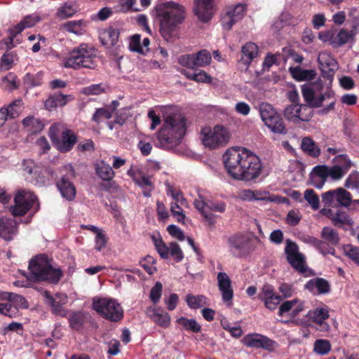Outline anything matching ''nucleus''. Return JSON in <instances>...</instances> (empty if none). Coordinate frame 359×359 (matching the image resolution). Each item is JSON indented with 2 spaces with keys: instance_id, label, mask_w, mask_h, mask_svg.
<instances>
[{
  "instance_id": "nucleus-1",
  "label": "nucleus",
  "mask_w": 359,
  "mask_h": 359,
  "mask_svg": "<svg viewBox=\"0 0 359 359\" xmlns=\"http://www.w3.org/2000/svg\"><path fill=\"white\" fill-rule=\"evenodd\" d=\"M302 93L306 104H292L285 107L283 114L285 118L293 123L307 122L313 115V108H320L323 102L330 100V104L321 110L326 114L334 110L337 99L331 86L325 87L321 80L302 86Z\"/></svg>"
},
{
  "instance_id": "nucleus-2",
  "label": "nucleus",
  "mask_w": 359,
  "mask_h": 359,
  "mask_svg": "<svg viewBox=\"0 0 359 359\" xmlns=\"http://www.w3.org/2000/svg\"><path fill=\"white\" fill-rule=\"evenodd\" d=\"M223 161L229 175L236 180H255L262 170L260 158L243 147L228 149L223 155Z\"/></svg>"
},
{
  "instance_id": "nucleus-3",
  "label": "nucleus",
  "mask_w": 359,
  "mask_h": 359,
  "mask_svg": "<svg viewBox=\"0 0 359 359\" xmlns=\"http://www.w3.org/2000/svg\"><path fill=\"white\" fill-rule=\"evenodd\" d=\"M155 11L159 18L161 36L166 41L170 40L177 27L184 20V7L174 1H167L158 4Z\"/></svg>"
},
{
  "instance_id": "nucleus-4",
  "label": "nucleus",
  "mask_w": 359,
  "mask_h": 359,
  "mask_svg": "<svg viewBox=\"0 0 359 359\" xmlns=\"http://www.w3.org/2000/svg\"><path fill=\"white\" fill-rule=\"evenodd\" d=\"M186 133L184 118L179 114L168 115L157 133L159 146L169 149L179 144Z\"/></svg>"
},
{
  "instance_id": "nucleus-5",
  "label": "nucleus",
  "mask_w": 359,
  "mask_h": 359,
  "mask_svg": "<svg viewBox=\"0 0 359 359\" xmlns=\"http://www.w3.org/2000/svg\"><path fill=\"white\" fill-rule=\"evenodd\" d=\"M97 50L93 45L81 43L72 49L65 59L63 67L74 69H95L97 67Z\"/></svg>"
},
{
  "instance_id": "nucleus-6",
  "label": "nucleus",
  "mask_w": 359,
  "mask_h": 359,
  "mask_svg": "<svg viewBox=\"0 0 359 359\" xmlns=\"http://www.w3.org/2000/svg\"><path fill=\"white\" fill-rule=\"evenodd\" d=\"M30 278L33 280H46L51 283H57L62 276L60 269H54L48 257L44 255H36L29 264Z\"/></svg>"
},
{
  "instance_id": "nucleus-7",
  "label": "nucleus",
  "mask_w": 359,
  "mask_h": 359,
  "mask_svg": "<svg viewBox=\"0 0 359 359\" xmlns=\"http://www.w3.org/2000/svg\"><path fill=\"white\" fill-rule=\"evenodd\" d=\"M93 308L102 317L111 321L117 322L123 316L121 306L113 299L94 298Z\"/></svg>"
},
{
  "instance_id": "nucleus-8",
  "label": "nucleus",
  "mask_w": 359,
  "mask_h": 359,
  "mask_svg": "<svg viewBox=\"0 0 359 359\" xmlns=\"http://www.w3.org/2000/svg\"><path fill=\"white\" fill-rule=\"evenodd\" d=\"M74 177L75 171L72 165H65L60 168L56 186L62 196L68 201H72L76 196V188L72 182Z\"/></svg>"
},
{
  "instance_id": "nucleus-9",
  "label": "nucleus",
  "mask_w": 359,
  "mask_h": 359,
  "mask_svg": "<svg viewBox=\"0 0 359 359\" xmlns=\"http://www.w3.org/2000/svg\"><path fill=\"white\" fill-rule=\"evenodd\" d=\"M201 134L203 144L209 148L223 146L230 139V134L227 129L221 126H216L213 129L209 127L203 128Z\"/></svg>"
},
{
  "instance_id": "nucleus-10",
  "label": "nucleus",
  "mask_w": 359,
  "mask_h": 359,
  "mask_svg": "<svg viewBox=\"0 0 359 359\" xmlns=\"http://www.w3.org/2000/svg\"><path fill=\"white\" fill-rule=\"evenodd\" d=\"M259 113L262 120L271 132L280 135L287 133V128L282 118L271 104H262L259 107Z\"/></svg>"
},
{
  "instance_id": "nucleus-11",
  "label": "nucleus",
  "mask_w": 359,
  "mask_h": 359,
  "mask_svg": "<svg viewBox=\"0 0 359 359\" xmlns=\"http://www.w3.org/2000/svg\"><path fill=\"white\" fill-rule=\"evenodd\" d=\"M60 125H53L49 129V137L53 144L58 150L66 152L72 149L76 142V135L70 130L62 131V139L59 138L58 134L60 132Z\"/></svg>"
},
{
  "instance_id": "nucleus-12",
  "label": "nucleus",
  "mask_w": 359,
  "mask_h": 359,
  "mask_svg": "<svg viewBox=\"0 0 359 359\" xmlns=\"http://www.w3.org/2000/svg\"><path fill=\"white\" fill-rule=\"evenodd\" d=\"M36 201V196L30 191L25 190L18 191L14 198L15 205L9 208L14 216L25 215Z\"/></svg>"
},
{
  "instance_id": "nucleus-13",
  "label": "nucleus",
  "mask_w": 359,
  "mask_h": 359,
  "mask_svg": "<svg viewBox=\"0 0 359 359\" xmlns=\"http://www.w3.org/2000/svg\"><path fill=\"white\" fill-rule=\"evenodd\" d=\"M285 252L287 262L294 269L302 273L306 272L304 256L299 252V247L295 243L287 240Z\"/></svg>"
},
{
  "instance_id": "nucleus-14",
  "label": "nucleus",
  "mask_w": 359,
  "mask_h": 359,
  "mask_svg": "<svg viewBox=\"0 0 359 359\" xmlns=\"http://www.w3.org/2000/svg\"><path fill=\"white\" fill-rule=\"evenodd\" d=\"M245 5L238 4L235 6L229 7L222 18V25L224 29L230 30L233 25L241 20L245 14Z\"/></svg>"
},
{
  "instance_id": "nucleus-15",
  "label": "nucleus",
  "mask_w": 359,
  "mask_h": 359,
  "mask_svg": "<svg viewBox=\"0 0 359 359\" xmlns=\"http://www.w3.org/2000/svg\"><path fill=\"white\" fill-rule=\"evenodd\" d=\"M194 12L202 22H209L214 15L215 4L214 0H194Z\"/></svg>"
},
{
  "instance_id": "nucleus-16",
  "label": "nucleus",
  "mask_w": 359,
  "mask_h": 359,
  "mask_svg": "<svg viewBox=\"0 0 359 359\" xmlns=\"http://www.w3.org/2000/svg\"><path fill=\"white\" fill-rule=\"evenodd\" d=\"M230 252L236 257H242L250 252L249 240L243 235H234L229 238Z\"/></svg>"
},
{
  "instance_id": "nucleus-17",
  "label": "nucleus",
  "mask_w": 359,
  "mask_h": 359,
  "mask_svg": "<svg viewBox=\"0 0 359 359\" xmlns=\"http://www.w3.org/2000/svg\"><path fill=\"white\" fill-rule=\"evenodd\" d=\"M243 344L249 348H262L271 349L273 347V341L262 334H250L245 336L242 340Z\"/></svg>"
},
{
  "instance_id": "nucleus-18",
  "label": "nucleus",
  "mask_w": 359,
  "mask_h": 359,
  "mask_svg": "<svg viewBox=\"0 0 359 359\" xmlns=\"http://www.w3.org/2000/svg\"><path fill=\"white\" fill-rule=\"evenodd\" d=\"M217 280L223 301L226 302L229 306H231L232 305L231 299L233 295L231 279L226 273L220 272L217 275Z\"/></svg>"
},
{
  "instance_id": "nucleus-19",
  "label": "nucleus",
  "mask_w": 359,
  "mask_h": 359,
  "mask_svg": "<svg viewBox=\"0 0 359 359\" xmlns=\"http://www.w3.org/2000/svg\"><path fill=\"white\" fill-rule=\"evenodd\" d=\"M309 319L321 327V330L327 331L330 326L325 320L330 316L329 309L327 306L318 307L308 311L306 316Z\"/></svg>"
},
{
  "instance_id": "nucleus-20",
  "label": "nucleus",
  "mask_w": 359,
  "mask_h": 359,
  "mask_svg": "<svg viewBox=\"0 0 359 359\" xmlns=\"http://www.w3.org/2000/svg\"><path fill=\"white\" fill-rule=\"evenodd\" d=\"M43 295L46 299V304L50 306L51 312L53 314L62 317L67 316V312L63 306V304L66 303L67 296H64L62 298L59 295H57V298H60V301H57L56 299L53 297L48 291H45L43 293Z\"/></svg>"
},
{
  "instance_id": "nucleus-21",
  "label": "nucleus",
  "mask_w": 359,
  "mask_h": 359,
  "mask_svg": "<svg viewBox=\"0 0 359 359\" xmlns=\"http://www.w3.org/2000/svg\"><path fill=\"white\" fill-rule=\"evenodd\" d=\"M18 232V224L15 220L7 218H0V237L9 241Z\"/></svg>"
},
{
  "instance_id": "nucleus-22",
  "label": "nucleus",
  "mask_w": 359,
  "mask_h": 359,
  "mask_svg": "<svg viewBox=\"0 0 359 359\" xmlns=\"http://www.w3.org/2000/svg\"><path fill=\"white\" fill-rule=\"evenodd\" d=\"M327 177V166L325 165L315 166L310 173L311 184L318 189L323 187Z\"/></svg>"
},
{
  "instance_id": "nucleus-23",
  "label": "nucleus",
  "mask_w": 359,
  "mask_h": 359,
  "mask_svg": "<svg viewBox=\"0 0 359 359\" xmlns=\"http://www.w3.org/2000/svg\"><path fill=\"white\" fill-rule=\"evenodd\" d=\"M304 288L317 294H325L330 291L329 282L323 278H316L309 280Z\"/></svg>"
},
{
  "instance_id": "nucleus-24",
  "label": "nucleus",
  "mask_w": 359,
  "mask_h": 359,
  "mask_svg": "<svg viewBox=\"0 0 359 359\" xmlns=\"http://www.w3.org/2000/svg\"><path fill=\"white\" fill-rule=\"evenodd\" d=\"M39 21V18L36 15H30L25 16L18 24L9 29V32L11 33L10 41H13L17 34L21 33L26 28L34 27Z\"/></svg>"
},
{
  "instance_id": "nucleus-25",
  "label": "nucleus",
  "mask_w": 359,
  "mask_h": 359,
  "mask_svg": "<svg viewBox=\"0 0 359 359\" xmlns=\"http://www.w3.org/2000/svg\"><path fill=\"white\" fill-rule=\"evenodd\" d=\"M320 238L321 241H324L325 248H330V245L336 246L340 242L338 231L330 226H325L322 229Z\"/></svg>"
},
{
  "instance_id": "nucleus-26",
  "label": "nucleus",
  "mask_w": 359,
  "mask_h": 359,
  "mask_svg": "<svg viewBox=\"0 0 359 359\" xmlns=\"http://www.w3.org/2000/svg\"><path fill=\"white\" fill-rule=\"evenodd\" d=\"M146 314L154 323L161 327H168L170 323V317L169 314L165 311L159 312L158 310L154 308H147Z\"/></svg>"
},
{
  "instance_id": "nucleus-27",
  "label": "nucleus",
  "mask_w": 359,
  "mask_h": 359,
  "mask_svg": "<svg viewBox=\"0 0 359 359\" xmlns=\"http://www.w3.org/2000/svg\"><path fill=\"white\" fill-rule=\"evenodd\" d=\"M195 208L203 216L205 222L210 227L214 226L215 224V216L212 212L208 211V201L205 202L201 196L194 201Z\"/></svg>"
},
{
  "instance_id": "nucleus-28",
  "label": "nucleus",
  "mask_w": 359,
  "mask_h": 359,
  "mask_svg": "<svg viewBox=\"0 0 359 359\" xmlns=\"http://www.w3.org/2000/svg\"><path fill=\"white\" fill-rule=\"evenodd\" d=\"M23 128L30 134L39 133L43 130L44 125L42 121L33 116H28L22 121Z\"/></svg>"
},
{
  "instance_id": "nucleus-29",
  "label": "nucleus",
  "mask_w": 359,
  "mask_h": 359,
  "mask_svg": "<svg viewBox=\"0 0 359 359\" xmlns=\"http://www.w3.org/2000/svg\"><path fill=\"white\" fill-rule=\"evenodd\" d=\"M70 98V95L55 93L46 100L45 107L48 110L51 111L53 109H55L58 107L65 106Z\"/></svg>"
},
{
  "instance_id": "nucleus-30",
  "label": "nucleus",
  "mask_w": 359,
  "mask_h": 359,
  "mask_svg": "<svg viewBox=\"0 0 359 359\" xmlns=\"http://www.w3.org/2000/svg\"><path fill=\"white\" fill-rule=\"evenodd\" d=\"M241 53V60L244 64L249 65L257 56L258 46L252 42H248L242 47Z\"/></svg>"
},
{
  "instance_id": "nucleus-31",
  "label": "nucleus",
  "mask_w": 359,
  "mask_h": 359,
  "mask_svg": "<svg viewBox=\"0 0 359 359\" xmlns=\"http://www.w3.org/2000/svg\"><path fill=\"white\" fill-rule=\"evenodd\" d=\"M355 34L353 31L341 29L337 34L332 39L331 43L334 47L341 46L354 39Z\"/></svg>"
},
{
  "instance_id": "nucleus-32",
  "label": "nucleus",
  "mask_w": 359,
  "mask_h": 359,
  "mask_svg": "<svg viewBox=\"0 0 359 359\" xmlns=\"http://www.w3.org/2000/svg\"><path fill=\"white\" fill-rule=\"evenodd\" d=\"M119 36V32L116 29L109 28L100 35L102 44L108 48L116 44Z\"/></svg>"
},
{
  "instance_id": "nucleus-33",
  "label": "nucleus",
  "mask_w": 359,
  "mask_h": 359,
  "mask_svg": "<svg viewBox=\"0 0 359 359\" xmlns=\"http://www.w3.org/2000/svg\"><path fill=\"white\" fill-rule=\"evenodd\" d=\"M292 76L298 81L311 80L316 75V72L313 69H302L299 67L290 68Z\"/></svg>"
},
{
  "instance_id": "nucleus-34",
  "label": "nucleus",
  "mask_w": 359,
  "mask_h": 359,
  "mask_svg": "<svg viewBox=\"0 0 359 359\" xmlns=\"http://www.w3.org/2000/svg\"><path fill=\"white\" fill-rule=\"evenodd\" d=\"M305 242L313 245L323 255L328 254L334 255L335 252V250L333 248H325V244L324 241L318 239L313 236H308L305 238Z\"/></svg>"
},
{
  "instance_id": "nucleus-35",
  "label": "nucleus",
  "mask_w": 359,
  "mask_h": 359,
  "mask_svg": "<svg viewBox=\"0 0 359 359\" xmlns=\"http://www.w3.org/2000/svg\"><path fill=\"white\" fill-rule=\"evenodd\" d=\"M96 172L102 180L105 181L111 180L114 176L112 168L104 161L97 165Z\"/></svg>"
},
{
  "instance_id": "nucleus-36",
  "label": "nucleus",
  "mask_w": 359,
  "mask_h": 359,
  "mask_svg": "<svg viewBox=\"0 0 359 359\" xmlns=\"http://www.w3.org/2000/svg\"><path fill=\"white\" fill-rule=\"evenodd\" d=\"M332 224L336 227L342 228L345 225L351 226L353 221L346 212L337 210L334 218H332Z\"/></svg>"
},
{
  "instance_id": "nucleus-37",
  "label": "nucleus",
  "mask_w": 359,
  "mask_h": 359,
  "mask_svg": "<svg viewBox=\"0 0 359 359\" xmlns=\"http://www.w3.org/2000/svg\"><path fill=\"white\" fill-rule=\"evenodd\" d=\"M187 79L194 80L196 82L201 83H211L212 78L210 75H208L203 70H199L196 72H190L187 70H182L181 72Z\"/></svg>"
},
{
  "instance_id": "nucleus-38",
  "label": "nucleus",
  "mask_w": 359,
  "mask_h": 359,
  "mask_svg": "<svg viewBox=\"0 0 359 359\" xmlns=\"http://www.w3.org/2000/svg\"><path fill=\"white\" fill-rule=\"evenodd\" d=\"M301 147L304 151L313 157H317L320 154V149L316 146L314 141L309 137H306L302 139Z\"/></svg>"
},
{
  "instance_id": "nucleus-39",
  "label": "nucleus",
  "mask_w": 359,
  "mask_h": 359,
  "mask_svg": "<svg viewBox=\"0 0 359 359\" xmlns=\"http://www.w3.org/2000/svg\"><path fill=\"white\" fill-rule=\"evenodd\" d=\"M322 202L325 207H338L337 189L327 191L322 194Z\"/></svg>"
},
{
  "instance_id": "nucleus-40",
  "label": "nucleus",
  "mask_w": 359,
  "mask_h": 359,
  "mask_svg": "<svg viewBox=\"0 0 359 359\" xmlns=\"http://www.w3.org/2000/svg\"><path fill=\"white\" fill-rule=\"evenodd\" d=\"M186 302L189 307L193 309H199L207 304L206 297L203 295L194 296L189 294L186 297Z\"/></svg>"
},
{
  "instance_id": "nucleus-41",
  "label": "nucleus",
  "mask_w": 359,
  "mask_h": 359,
  "mask_svg": "<svg viewBox=\"0 0 359 359\" xmlns=\"http://www.w3.org/2000/svg\"><path fill=\"white\" fill-rule=\"evenodd\" d=\"M23 108V102L21 99L15 100L6 107V111L9 112V118H15L19 116Z\"/></svg>"
},
{
  "instance_id": "nucleus-42",
  "label": "nucleus",
  "mask_w": 359,
  "mask_h": 359,
  "mask_svg": "<svg viewBox=\"0 0 359 359\" xmlns=\"http://www.w3.org/2000/svg\"><path fill=\"white\" fill-rule=\"evenodd\" d=\"M196 67H201L208 65L211 60L212 57L209 51L207 50H202L194 54Z\"/></svg>"
},
{
  "instance_id": "nucleus-43",
  "label": "nucleus",
  "mask_w": 359,
  "mask_h": 359,
  "mask_svg": "<svg viewBox=\"0 0 359 359\" xmlns=\"http://www.w3.org/2000/svg\"><path fill=\"white\" fill-rule=\"evenodd\" d=\"M178 323L182 325L183 327L195 333L200 332L201 330V325L197 323L195 319H188L184 317H181L177 320Z\"/></svg>"
},
{
  "instance_id": "nucleus-44",
  "label": "nucleus",
  "mask_w": 359,
  "mask_h": 359,
  "mask_svg": "<svg viewBox=\"0 0 359 359\" xmlns=\"http://www.w3.org/2000/svg\"><path fill=\"white\" fill-rule=\"evenodd\" d=\"M152 240L158 253L163 259L169 257L170 245L167 246L161 238L152 237Z\"/></svg>"
},
{
  "instance_id": "nucleus-45",
  "label": "nucleus",
  "mask_w": 359,
  "mask_h": 359,
  "mask_svg": "<svg viewBox=\"0 0 359 359\" xmlns=\"http://www.w3.org/2000/svg\"><path fill=\"white\" fill-rule=\"evenodd\" d=\"M348 168L349 164L346 168H342L339 165L327 166L328 177H331L333 180H339L345 175Z\"/></svg>"
},
{
  "instance_id": "nucleus-46",
  "label": "nucleus",
  "mask_w": 359,
  "mask_h": 359,
  "mask_svg": "<svg viewBox=\"0 0 359 359\" xmlns=\"http://www.w3.org/2000/svg\"><path fill=\"white\" fill-rule=\"evenodd\" d=\"M15 55L13 53H4L0 60V72L11 69L13 65Z\"/></svg>"
},
{
  "instance_id": "nucleus-47",
  "label": "nucleus",
  "mask_w": 359,
  "mask_h": 359,
  "mask_svg": "<svg viewBox=\"0 0 359 359\" xmlns=\"http://www.w3.org/2000/svg\"><path fill=\"white\" fill-rule=\"evenodd\" d=\"M304 197L313 210H316L320 208L319 198L313 189H306L304 191Z\"/></svg>"
},
{
  "instance_id": "nucleus-48",
  "label": "nucleus",
  "mask_w": 359,
  "mask_h": 359,
  "mask_svg": "<svg viewBox=\"0 0 359 359\" xmlns=\"http://www.w3.org/2000/svg\"><path fill=\"white\" fill-rule=\"evenodd\" d=\"M76 13V8L71 4L65 3L57 11L58 18L65 19L72 17Z\"/></svg>"
},
{
  "instance_id": "nucleus-49",
  "label": "nucleus",
  "mask_w": 359,
  "mask_h": 359,
  "mask_svg": "<svg viewBox=\"0 0 359 359\" xmlns=\"http://www.w3.org/2000/svg\"><path fill=\"white\" fill-rule=\"evenodd\" d=\"M86 314L83 312L74 313L69 318L70 326L74 329H79L84 323Z\"/></svg>"
},
{
  "instance_id": "nucleus-50",
  "label": "nucleus",
  "mask_w": 359,
  "mask_h": 359,
  "mask_svg": "<svg viewBox=\"0 0 359 359\" xmlns=\"http://www.w3.org/2000/svg\"><path fill=\"white\" fill-rule=\"evenodd\" d=\"M338 193V207H348L352 201L351 194L346 189L339 187L337 188Z\"/></svg>"
},
{
  "instance_id": "nucleus-51",
  "label": "nucleus",
  "mask_w": 359,
  "mask_h": 359,
  "mask_svg": "<svg viewBox=\"0 0 359 359\" xmlns=\"http://www.w3.org/2000/svg\"><path fill=\"white\" fill-rule=\"evenodd\" d=\"M314 351L319 355H325L331 350V345L329 341L325 339H318L314 343Z\"/></svg>"
},
{
  "instance_id": "nucleus-52",
  "label": "nucleus",
  "mask_w": 359,
  "mask_h": 359,
  "mask_svg": "<svg viewBox=\"0 0 359 359\" xmlns=\"http://www.w3.org/2000/svg\"><path fill=\"white\" fill-rule=\"evenodd\" d=\"M105 92V88L101 83L92 84L83 88L81 93L86 95H98Z\"/></svg>"
},
{
  "instance_id": "nucleus-53",
  "label": "nucleus",
  "mask_w": 359,
  "mask_h": 359,
  "mask_svg": "<svg viewBox=\"0 0 359 359\" xmlns=\"http://www.w3.org/2000/svg\"><path fill=\"white\" fill-rule=\"evenodd\" d=\"M112 116L111 111L107 108H100L96 110L93 116V120L99 123L104 120L109 119Z\"/></svg>"
},
{
  "instance_id": "nucleus-54",
  "label": "nucleus",
  "mask_w": 359,
  "mask_h": 359,
  "mask_svg": "<svg viewBox=\"0 0 359 359\" xmlns=\"http://www.w3.org/2000/svg\"><path fill=\"white\" fill-rule=\"evenodd\" d=\"M83 22L82 20H73L67 22L63 25V27L68 32L76 34L81 33Z\"/></svg>"
},
{
  "instance_id": "nucleus-55",
  "label": "nucleus",
  "mask_w": 359,
  "mask_h": 359,
  "mask_svg": "<svg viewBox=\"0 0 359 359\" xmlns=\"http://www.w3.org/2000/svg\"><path fill=\"white\" fill-rule=\"evenodd\" d=\"M344 187L347 189L359 191V172H354L351 173L345 181Z\"/></svg>"
},
{
  "instance_id": "nucleus-56",
  "label": "nucleus",
  "mask_w": 359,
  "mask_h": 359,
  "mask_svg": "<svg viewBox=\"0 0 359 359\" xmlns=\"http://www.w3.org/2000/svg\"><path fill=\"white\" fill-rule=\"evenodd\" d=\"M17 76L12 72L8 74L6 76L2 78V82L6 83V88L9 91H12L18 88L19 85L17 82Z\"/></svg>"
},
{
  "instance_id": "nucleus-57",
  "label": "nucleus",
  "mask_w": 359,
  "mask_h": 359,
  "mask_svg": "<svg viewBox=\"0 0 359 359\" xmlns=\"http://www.w3.org/2000/svg\"><path fill=\"white\" fill-rule=\"evenodd\" d=\"M345 255L359 266V248L348 245L344 248Z\"/></svg>"
},
{
  "instance_id": "nucleus-58",
  "label": "nucleus",
  "mask_w": 359,
  "mask_h": 359,
  "mask_svg": "<svg viewBox=\"0 0 359 359\" xmlns=\"http://www.w3.org/2000/svg\"><path fill=\"white\" fill-rule=\"evenodd\" d=\"M169 254L177 262H181L184 258L183 252L177 243L172 242L170 243Z\"/></svg>"
},
{
  "instance_id": "nucleus-59",
  "label": "nucleus",
  "mask_w": 359,
  "mask_h": 359,
  "mask_svg": "<svg viewBox=\"0 0 359 359\" xmlns=\"http://www.w3.org/2000/svg\"><path fill=\"white\" fill-rule=\"evenodd\" d=\"M163 286L160 282H156L151 288L149 297L154 304L159 302L162 294Z\"/></svg>"
},
{
  "instance_id": "nucleus-60",
  "label": "nucleus",
  "mask_w": 359,
  "mask_h": 359,
  "mask_svg": "<svg viewBox=\"0 0 359 359\" xmlns=\"http://www.w3.org/2000/svg\"><path fill=\"white\" fill-rule=\"evenodd\" d=\"M179 63L188 68H196L194 54H187L181 55L178 59Z\"/></svg>"
},
{
  "instance_id": "nucleus-61",
  "label": "nucleus",
  "mask_w": 359,
  "mask_h": 359,
  "mask_svg": "<svg viewBox=\"0 0 359 359\" xmlns=\"http://www.w3.org/2000/svg\"><path fill=\"white\" fill-rule=\"evenodd\" d=\"M274 295H276V294L274 292L273 287L269 284H264L262 286L258 297L260 300L264 301Z\"/></svg>"
},
{
  "instance_id": "nucleus-62",
  "label": "nucleus",
  "mask_w": 359,
  "mask_h": 359,
  "mask_svg": "<svg viewBox=\"0 0 359 359\" xmlns=\"http://www.w3.org/2000/svg\"><path fill=\"white\" fill-rule=\"evenodd\" d=\"M301 219V214L299 211L295 210H291L288 212L286 217V222L291 226H295L298 224Z\"/></svg>"
},
{
  "instance_id": "nucleus-63",
  "label": "nucleus",
  "mask_w": 359,
  "mask_h": 359,
  "mask_svg": "<svg viewBox=\"0 0 359 359\" xmlns=\"http://www.w3.org/2000/svg\"><path fill=\"white\" fill-rule=\"evenodd\" d=\"M142 47V43H141V37L139 34H135L131 37L130 43H129V48L130 50L134 52H137L140 53V52H142V49H140Z\"/></svg>"
},
{
  "instance_id": "nucleus-64",
  "label": "nucleus",
  "mask_w": 359,
  "mask_h": 359,
  "mask_svg": "<svg viewBox=\"0 0 359 359\" xmlns=\"http://www.w3.org/2000/svg\"><path fill=\"white\" fill-rule=\"evenodd\" d=\"M298 303V299L284 302L279 307L278 314L283 316V313L292 311L294 306Z\"/></svg>"
}]
</instances>
